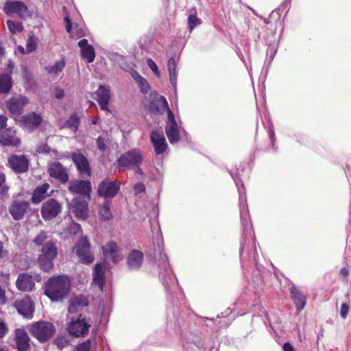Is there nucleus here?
<instances>
[{"instance_id":"obj_21","label":"nucleus","mask_w":351,"mask_h":351,"mask_svg":"<svg viewBox=\"0 0 351 351\" xmlns=\"http://www.w3.org/2000/svg\"><path fill=\"white\" fill-rule=\"evenodd\" d=\"M148 110L155 114H162L165 111L171 110L169 108L168 102L165 97L159 96L158 98L151 101L148 106Z\"/></svg>"},{"instance_id":"obj_16","label":"nucleus","mask_w":351,"mask_h":351,"mask_svg":"<svg viewBox=\"0 0 351 351\" xmlns=\"http://www.w3.org/2000/svg\"><path fill=\"white\" fill-rule=\"evenodd\" d=\"M14 307L18 313L26 319H32L34 311L33 302L29 296L27 295L21 300L14 302Z\"/></svg>"},{"instance_id":"obj_34","label":"nucleus","mask_w":351,"mask_h":351,"mask_svg":"<svg viewBox=\"0 0 351 351\" xmlns=\"http://www.w3.org/2000/svg\"><path fill=\"white\" fill-rule=\"evenodd\" d=\"M291 294L297 310L302 311L306 303V297L295 287H293L291 289Z\"/></svg>"},{"instance_id":"obj_55","label":"nucleus","mask_w":351,"mask_h":351,"mask_svg":"<svg viewBox=\"0 0 351 351\" xmlns=\"http://www.w3.org/2000/svg\"><path fill=\"white\" fill-rule=\"evenodd\" d=\"M64 21L66 23V30L68 33H71V28H72V23L71 21L69 19V16H64Z\"/></svg>"},{"instance_id":"obj_51","label":"nucleus","mask_w":351,"mask_h":351,"mask_svg":"<svg viewBox=\"0 0 351 351\" xmlns=\"http://www.w3.org/2000/svg\"><path fill=\"white\" fill-rule=\"evenodd\" d=\"M69 232L73 234H77L82 232V228L78 223H73L70 226Z\"/></svg>"},{"instance_id":"obj_13","label":"nucleus","mask_w":351,"mask_h":351,"mask_svg":"<svg viewBox=\"0 0 351 351\" xmlns=\"http://www.w3.org/2000/svg\"><path fill=\"white\" fill-rule=\"evenodd\" d=\"M3 10L8 14H16L21 18H25L31 15L28 8L19 1L6 2Z\"/></svg>"},{"instance_id":"obj_20","label":"nucleus","mask_w":351,"mask_h":351,"mask_svg":"<svg viewBox=\"0 0 351 351\" xmlns=\"http://www.w3.org/2000/svg\"><path fill=\"white\" fill-rule=\"evenodd\" d=\"M102 251L104 256L111 260L114 263H117L123 258L117 243L114 241H110L103 245Z\"/></svg>"},{"instance_id":"obj_58","label":"nucleus","mask_w":351,"mask_h":351,"mask_svg":"<svg viewBox=\"0 0 351 351\" xmlns=\"http://www.w3.org/2000/svg\"><path fill=\"white\" fill-rule=\"evenodd\" d=\"M269 135L271 139V142L272 145H274V141H275V134H274V130L273 128V126H270L269 128Z\"/></svg>"},{"instance_id":"obj_56","label":"nucleus","mask_w":351,"mask_h":351,"mask_svg":"<svg viewBox=\"0 0 351 351\" xmlns=\"http://www.w3.org/2000/svg\"><path fill=\"white\" fill-rule=\"evenodd\" d=\"M64 95V90L61 89L60 88H55V97L56 98L60 99H62Z\"/></svg>"},{"instance_id":"obj_1","label":"nucleus","mask_w":351,"mask_h":351,"mask_svg":"<svg viewBox=\"0 0 351 351\" xmlns=\"http://www.w3.org/2000/svg\"><path fill=\"white\" fill-rule=\"evenodd\" d=\"M34 241L38 245H43L42 254L38 257L40 268L45 271L50 270L53 266V260L57 255L55 243L44 232L38 234Z\"/></svg>"},{"instance_id":"obj_53","label":"nucleus","mask_w":351,"mask_h":351,"mask_svg":"<svg viewBox=\"0 0 351 351\" xmlns=\"http://www.w3.org/2000/svg\"><path fill=\"white\" fill-rule=\"evenodd\" d=\"M134 191L136 194L141 193L145 191V187L143 183L138 182L134 186Z\"/></svg>"},{"instance_id":"obj_11","label":"nucleus","mask_w":351,"mask_h":351,"mask_svg":"<svg viewBox=\"0 0 351 351\" xmlns=\"http://www.w3.org/2000/svg\"><path fill=\"white\" fill-rule=\"evenodd\" d=\"M62 210V205L54 199H49L43 203L41 215L45 220H51L57 217Z\"/></svg>"},{"instance_id":"obj_43","label":"nucleus","mask_w":351,"mask_h":351,"mask_svg":"<svg viewBox=\"0 0 351 351\" xmlns=\"http://www.w3.org/2000/svg\"><path fill=\"white\" fill-rule=\"evenodd\" d=\"M7 25L12 34H15L16 32H20L23 30V26L21 23H15L12 21H8Z\"/></svg>"},{"instance_id":"obj_19","label":"nucleus","mask_w":351,"mask_h":351,"mask_svg":"<svg viewBox=\"0 0 351 351\" xmlns=\"http://www.w3.org/2000/svg\"><path fill=\"white\" fill-rule=\"evenodd\" d=\"M48 172L51 177L59 180L62 183H66L69 180L66 169L59 162L49 164Z\"/></svg>"},{"instance_id":"obj_24","label":"nucleus","mask_w":351,"mask_h":351,"mask_svg":"<svg viewBox=\"0 0 351 351\" xmlns=\"http://www.w3.org/2000/svg\"><path fill=\"white\" fill-rule=\"evenodd\" d=\"M15 341L18 351H27L30 348V338L23 329L18 328L15 331Z\"/></svg>"},{"instance_id":"obj_31","label":"nucleus","mask_w":351,"mask_h":351,"mask_svg":"<svg viewBox=\"0 0 351 351\" xmlns=\"http://www.w3.org/2000/svg\"><path fill=\"white\" fill-rule=\"evenodd\" d=\"M73 212L77 219L85 220L88 217V204L84 200L75 199Z\"/></svg>"},{"instance_id":"obj_2","label":"nucleus","mask_w":351,"mask_h":351,"mask_svg":"<svg viewBox=\"0 0 351 351\" xmlns=\"http://www.w3.org/2000/svg\"><path fill=\"white\" fill-rule=\"evenodd\" d=\"M71 282L66 275L53 276L45 283V294L53 302L61 301L70 291Z\"/></svg>"},{"instance_id":"obj_57","label":"nucleus","mask_w":351,"mask_h":351,"mask_svg":"<svg viewBox=\"0 0 351 351\" xmlns=\"http://www.w3.org/2000/svg\"><path fill=\"white\" fill-rule=\"evenodd\" d=\"M7 332V328L5 326V324L0 322V339L2 338Z\"/></svg>"},{"instance_id":"obj_38","label":"nucleus","mask_w":351,"mask_h":351,"mask_svg":"<svg viewBox=\"0 0 351 351\" xmlns=\"http://www.w3.org/2000/svg\"><path fill=\"white\" fill-rule=\"evenodd\" d=\"M202 23V21L196 16V10L193 8L190 10V14L188 16V24L190 32L197 25Z\"/></svg>"},{"instance_id":"obj_10","label":"nucleus","mask_w":351,"mask_h":351,"mask_svg":"<svg viewBox=\"0 0 351 351\" xmlns=\"http://www.w3.org/2000/svg\"><path fill=\"white\" fill-rule=\"evenodd\" d=\"M70 158L77 167V169L82 177L90 176V165L86 157L80 151L73 152L71 154Z\"/></svg>"},{"instance_id":"obj_3","label":"nucleus","mask_w":351,"mask_h":351,"mask_svg":"<svg viewBox=\"0 0 351 351\" xmlns=\"http://www.w3.org/2000/svg\"><path fill=\"white\" fill-rule=\"evenodd\" d=\"M236 186H237L238 192L239 194V208H240V217L241 222L243 226V235L244 237V242L241 245L240 254L241 256L244 252L245 247V242L247 237H251L252 224L249 217L248 208L247 205V199L245 196V189L243 185V182L239 178H234L232 176Z\"/></svg>"},{"instance_id":"obj_64","label":"nucleus","mask_w":351,"mask_h":351,"mask_svg":"<svg viewBox=\"0 0 351 351\" xmlns=\"http://www.w3.org/2000/svg\"><path fill=\"white\" fill-rule=\"evenodd\" d=\"M8 69L10 70V74L12 73V70L14 69V62L11 60L9 61L8 64Z\"/></svg>"},{"instance_id":"obj_15","label":"nucleus","mask_w":351,"mask_h":351,"mask_svg":"<svg viewBox=\"0 0 351 351\" xmlns=\"http://www.w3.org/2000/svg\"><path fill=\"white\" fill-rule=\"evenodd\" d=\"M168 120L165 126V133L171 144L178 143L180 139L178 125L171 110H169Z\"/></svg>"},{"instance_id":"obj_33","label":"nucleus","mask_w":351,"mask_h":351,"mask_svg":"<svg viewBox=\"0 0 351 351\" xmlns=\"http://www.w3.org/2000/svg\"><path fill=\"white\" fill-rule=\"evenodd\" d=\"M49 188L48 183H45L41 186H37L32 194V202L34 204H38L41 202L46 197L47 192Z\"/></svg>"},{"instance_id":"obj_41","label":"nucleus","mask_w":351,"mask_h":351,"mask_svg":"<svg viewBox=\"0 0 351 351\" xmlns=\"http://www.w3.org/2000/svg\"><path fill=\"white\" fill-rule=\"evenodd\" d=\"M80 123V119L76 114H73L70 116L66 122V125L73 132H76Z\"/></svg>"},{"instance_id":"obj_14","label":"nucleus","mask_w":351,"mask_h":351,"mask_svg":"<svg viewBox=\"0 0 351 351\" xmlns=\"http://www.w3.org/2000/svg\"><path fill=\"white\" fill-rule=\"evenodd\" d=\"M163 244L158 245V251L160 258L158 260V265L160 267L159 277L162 281V283L165 288L167 289L169 287V282L165 279V276L167 274L169 278H171V271L169 269V264L168 258L166 254L163 252Z\"/></svg>"},{"instance_id":"obj_42","label":"nucleus","mask_w":351,"mask_h":351,"mask_svg":"<svg viewBox=\"0 0 351 351\" xmlns=\"http://www.w3.org/2000/svg\"><path fill=\"white\" fill-rule=\"evenodd\" d=\"M9 186L5 184V176L0 172V197L8 195Z\"/></svg>"},{"instance_id":"obj_27","label":"nucleus","mask_w":351,"mask_h":351,"mask_svg":"<svg viewBox=\"0 0 351 351\" xmlns=\"http://www.w3.org/2000/svg\"><path fill=\"white\" fill-rule=\"evenodd\" d=\"M97 101L103 110H108V103L110 98V88L105 86H99L95 92Z\"/></svg>"},{"instance_id":"obj_5","label":"nucleus","mask_w":351,"mask_h":351,"mask_svg":"<svg viewBox=\"0 0 351 351\" xmlns=\"http://www.w3.org/2000/svg\"><path fill=\"white\" fill-rule=\"evenodd\" d=\"M90 327V324L88 323L86 318L80 315L77 318L71 319L67 330L69 333L75 337H81L87 335Z\"/></svg>"},{"instance_id":"obj_9","label":"nucleus","mask_w":351,"mask_h":351,"mask_svg":"<svg viewBox=\"0 0 351 351\" xmlns=\"http://www.w3.org/2000/svg\"><path fill=\"white\" fill-rule=\"evenodd\" d=\"M119 183L112 181L109 178H106L99 183L97 193L99 196L108 199V198L114 197L119 192Z\"/></svg>"},{"instance_id":"obj_40","label":"nucleus","mask_w":351,"mask_h":351,"mask_svg":"<svg viewBox=\"0 0 351 351\" xmlns=\"http://www.w3.org/2000/svg\"><path fill=\"white\" fill-rule=\"evenodd\" d=\"M133 77L138 83L141 92L144 94L147 93L149 90V85L147 81L138 73H134Z\"/></svg>"},{"instance_id":"obj_12","label":"nucleus","mask_w":351,"mask_h":351,"mask_svg":"<svg viewBox=\"0 0 351 351\" xmlns=\"http://www.w3.org/2000/svg\"><path fill=\"white\" fill-rule=\"evenodd\" d=\"M150 141L156 154L160 155L165 153L168 147L164 133L162 130H154L150 134Z\"/></svg>"},{"instance_id":"obj_45","label":"nucleus","mask_w":351,"mask_h":351,"mask_svg":"<svg viewBox=\"0 0 351 351\" xmlns=\"http://www.w3.org/2000/svg\"><path fill=\"white\" fill-rule=\"evenodd\" d=\"M91 348V342L90 340L77 345L73 351H90Z\"/></svg>"},{"instance_id":"obj_39","label":"nucleus","mask_w":351,"mask_h":351,"mask_svg":"<svg viewBox=\"0 0 351 351\" xmlns=\"http://www.w3.org/2000/svg\"><path fill=\"white\" fill-rule=\"evenodd\" d=\"M65 66V61L64 59L56 61L53 65L47 66L45 70L49 74H57L62 71Z\"/></svg>"},{"instance_id":"obj_22","label":"nucleus","mask_w":351,"mask_h":351,"mask_svg":"<svg viewBox=\"0 0 351 351\" xmlns=\"http://www.w3.org/2000/svg\"><path fill=\"white\" fill-rule=\"evenodd\" d=\"M69 190L75 194L83 195L89 197L91 191V184L88 180L71 182Z\"/></svg>"},{"instance_id":"obj_54","label":"nucleus","mask_w":351,"mask_h":351,"mask_svg":"<svg viewBox=\"0 0 351 351\" xmlns=\"http://www.w3.org/2000/svg\"><path fill=\"white\" fill-rule=\"evenodd\" d=\"M54 343L59 349H62L66 343V341L62 338H56Z\"/></svg>"},{"instance_id":"obj_32","label":"nucleus","mask_w":351,"mask_h":351,"mask_svg":"<svg viewBox=\"0 0 351 351\" xmlns=\"http://www.w3.org/2000/svg\"><path fill=\"white\" fill-rule=\"evenodd\" d=\"M0 143L4 146H17L19 140L14 131L8 130L0 134Z\"/></svg>"},{"instance_id":"obj_50","label":"nucleus","mask_w":351,"mask_h":351,"mask_svg":"<svg viewBox=\"0 0 351 351\" xmlns=\"http://www.w3.org/2000/svg\"><path fill=\"white\" fill-rule=\"evenodd\" d=\"M348 311H349V306L346 303H343L341 306V310H340L341 317L342 318L345 319L348 315Z\"/></svg>"},{"instance_id":"obj_23","label":"nucleus","mask_w":351,"mask_h":351,"mask_svg":"<svg viewBox=\"0 0 351 351\" xmlns=\"http://www.w3.org/2000/svg\"><path fill=\"white\" fill-rule=\"evenodd\" d=\"M28 102L25 97L19 95L13 97L6 102V106L10 113L13 114H19L22 112L23 108Z\"/></svg>"},{"instance_id":"obj_44","label":"nucleus","mask_w":351,"mask_h":351,"mask_svg":"<svg viewBox=\"0 0 351 351\" xmlns=\"http://www.w3.org/2000/svg\"><path fill=\"white\" fill-rule=\"evenodd\" d=\"M37 46V43L35 38L33 36L29 37L27 45H26V51L27 53L33 52L36 50Z\"/></svg>"},{"instance_id":"obj_8","label":"nucleus","mask_w":351,"mask_h":351,"mask_svg":"<svg viewBox=\"0 0 351 351\" xmlns=\"http://www.w3.org/2000/svg\"><path fill=\"white\" fill-rule=\"evenodd\" d=\"M75 253L81 262L90 263L94 260V256L90 252V245L87 237H82L74 247Z\"/></svg>"},{"instance_id":"obj_49","label":"nucleus","mask_w":351,"mask_h":351,"mask_svg":"<svg viewBox=\"0 0 351 351\" xmlns=\"http://www.w3.org/2000/svg\"><path fill=\"white\" fill-rule=\"evenodd\" d=\"M97 148L99 149V151H101L102 152L106 151V143H105V139L103 137L99 136L97 138Z\"/></svg>"},{"instance_id":"obj_62","label":"nucleus","mask_w":351,"mask_h":351,"mask_svg":"<svg viewBox=\"0 0 351 351\" xmlns=\"http://www.w3.org/2000/svg\"><path fill=\"white\" fill-rule=\"evenodd\" d=\"M340 274L344 278H347L349 275V271L347 268L343 267L340 270Z\"/></svg>"},{"instance_id":"obj_61","label":"nucleus","mask_w":351,"mask_h":351,"mask_svg":"<svg viewBox=\"0 0 351 351\" xmlns=\"http://www.w3.org/2000/svg\"><path fill=\"white\" fill-rule=\"evenodd\" d=\"M7 255V252L3 250V243L0 241V258L5 257Z\"/></svg>"},{"instance_id":"obj_7","label":"nucleus","mask_w":351,"mask_h":351,"mask_svg":"<svg viewBox=\"0 0 351 351\" xmlns=\"http://www.w3.org/2000/svg\"><path fill=\"white\" fill-rule=\"evenodd\" d=\"M35 280H40V275L21 273L16 280V287L21 291L30 292L35 289Z\"/></svg>"},{"instance_id":"obj_36","label":"nucleus","mask_w":351,"mask_h":351,"mask_svg":"<svg viewBox=\"0 0 351 351\" xmlns=\"http://www.w3.org/2000/svg\"><path fill=\"white\" fill-rule=\"evenodd\" d=\"M12 86V80L10 73L0 75V93H8Z\"/></svg>"},{"instance_id":"obj_59","label":"nucleus","mask_w":351,"mask_h":351,"mask_svg":"<svg viewBox=\"0 0 351 351\" xmlns=\"http://www.w3.org/2000/svg\"><path fill=\"white\" fill-rule=\"evenodd\" d=\"M282 349L283 351H295L293 346L289 342H287L283 345Z\"/></svg>"},{"instance_id":"obj_35","label":"nucleus","mask_w":351,"mask_h":351,"mask_svg":"<svg viewBox=\"0 0 351 351\" xmlns=\"http://www.w3.org/2000/svg\"><path fill=\"white\" fill-rule=\"evenodd\" d=\"M111 200L105 199L99 209V217L102 221H109L112 218L111 213Z\"/></svg>"},{"instance_id":"obj_26","label":"nucleus","mask_w":351,"mask_h":351,"mask_svg":"<svg viewBox=\"0 0 351 351\" xmlns=\"http://www.w3.org/2000/svg\"><path fill=\"white\" fill-rule=\"evenodd\" d=\"M144 258L143 253L137 250H132L127 258V265L130 269L137 270L138 269L143 263Z\"/></svg>"},{"instance_id":"obj_63","label":"nucleus","mask_w":351,"mask_h":351,"mask_svg":"<svg viewBox=\"0 0 351 351\" xmlns=\"http://www.w3.org/2000/svg\"><path fill=\"white\" fill-rule=\"evenodd\" d=\"M275 14H276L278 15V18H279V14H278V12L275 13V11H273V12L271 13V14H270V16H269V18H265V19H264V22H265V23H267V24H269V23L271 22V21H270V18H271V17H272Z\"/></svg>"},{"instance_id":"obj_6","label":"nucleus","mask_w":351,"mask_h":351,"mask_svg":"<svg viewBox=\"0 0 351 351\" xmlns=\"http://www.w3.org/2000/svg\"><path fill=\"white\" fill-rule=\"evenodd\" d=\"M143 161V156L140 149H133L122 154L117 160L119 167L130 168L139 166Z\"/></svg>"},{"instance_id":"obj_29","label":"nucleus","mask_w":351,"mask_h":351,"mask_svg":"<svg viewBox=\"0 0 351 351\" xmlns=\"http://www.w3.org/2000/svg\"><path fill=\"white\" fill-rule=\"evenodd\" d=\"M78 46L81 49V55L83 58L86 59L88 63L94 61L95 53L93 47L88 43L85 38L78 42Z\"/></svg>"},{"instance_id":"obj_52","label":"nucleus","mask_w":351,"mask_h":351,"mask_svg":"<svg viewBox=\"0 0 351 351\" xmlns=\"http://www.w3.org/2000/svg\"><path fill=\"white\" fill-rule=\"evenodd\" d=\"M252 252H250V254L252 255L254 261L255 262H256L257 256H258V251H257V247H256V244L254 239H253V241H252Z\"/></svg>"},{"instance_id":"obj_28","label":"nucleus","mask_w":351,"mask_h":351,"mask_svg":"<svg viewBox=\"0 0 351 351\" xmlns=\"http://www.w3.org/2000/svg\"><path fill=\"white\" fill-rule=\"evenodd\" d=\"M105 269H106V264L105 263H97L94 268V271L93 274V283L97 285L100 290H103L105 282H104V276H105Z\"/></svg>"},{"instance_id":"obj_37","label":"nucleus","mask_w":351,"mask_h":351,"mask_svg":"<svg viewBox=\"0 0 351 351\" xmlns=\"http://www.w3.org/2000/svg\"><path fill=\"white\" fill-rule=\"evenodd\" d=\"M167 67L169 73L170 82L171 85L173 86L174 89L176 90L177 83V72L176 63L173 58H171L169 59Z\"/></svg>"},{"instance_id":"obj_30","label":"nucleus","mask_w":351,"mask_h":351,"mask_svg":"<svg viewBox=\"0 0 351 351\" xmlns=\"http://www.w3.org/2000/svg\"><path fill=\"white\" fill-rule=\"evenodd\" d=\"M22 123L29 130H33L38 127L42 122V118L35 112H32L22 117Z\"/></svg>"},{"instance_id":"obj_48","label":"nucleus","mask_w":351,"mask_h":351,"mask_svg":"<svg viewBox=\"0 0 351 351\" xmlns=\"http://www.w3.org/2000/svg\"><path fill=\"white\" fill-rule=\"evenodd\" d=\"M49 151L50 148L45 143L39 144L36 148V152L38 154H47Z\"/></svg>"},{"instance_id":"obj_60","label":"nucleus","mask_w":351,"mask_h":351,"mask_svg":"<svg viewBox=\"0 0 351 351\" xmlns=\"http://www.w3.org/2000/svg\"><path fill=\"white\" fill-rule=\"evenodd\" d=\"M7 120L8 119L6 117L0 115V130L5 126Z\"/></svg>"},{"instance_id":"obj_47","label":"nucleus","mask_w":351,"mask_h":351,"mask_svg":"<svg viewBox=\"0 0 351 351\" xmlns=\"http://www.w3.org/2000/svg\"><path fill=\"white\" fill-rule=\"evenodd\" d=\"M147 64L149 68L152 71V72L156 76H160V71L158 69L157 64L155 63V62L152 59H151V58L147 59Z\"/></svg>"},{"instance_id":"obj_4","label":"nucleus","mask_w":351,"mask_h":351,"mask_svg":"<svg viewBox=\"0 0 351 351\" xmlns=\"http://www.w3.org/2000/svg\"><path fill=\"white\" fill-rule=\"evenodd\" d=\"M29 332L35 338L44 343L51 338L56 328L51 322L40 321L32 324Z\"/></svg>"},{"instance_id":"obj_25","label":"nucleus","mask_w":351,"mask_h":351,"mask_svg":"<svg viewBox=\"0 0 351 351\" xmlns=\"http://www.w3.org/2000/svg\"><path fill=\"white\" fill-rule=\"evenodd\" d=\"M88 304V301L85 296L82 295L73 296L69 300L68 312L70 314L78 313L87 306Z\"/></svg>"},{"instance_id":"obj_18","label":"nucleus","mask_w":351,"mask_h":351,"mask_svg":"<svg viewBox=\"0 0 351 351\" xmlns=\"http://www.w3.org/2000/svg\"><path fill=\"white\" fill-rule=\"evenodd\" d=\"M8 163L11 169L16 173H25L29 168V160L24 155L13 154L10 156Z\"/></svg>"},{"instance_id":"obj_17","label":"nucleus","mask_w":351,"mask_h":351,"mask_svg":"<svg viewBox=\"0 0 351 351\" xmlns=\"http://www.w3.org/2000/svg\"><path fill=\"white\" fill-rule=\"evenodd\" d=\"M29 204L25 200L14 199L9 206L8 210L14 220H21L23 218Z\"/></svg>"},{"instance_id":"obj_46","label":"nucleus","mask_w":351,"mask_h":351,"mask_svg":"<svg viewBox=\"0 0 351 351\" xmlns=\"http://www.w3.org/2000/svg\"><path fill=\"white\" fill-rule=\"evenodd\" d=\"M185 351H202L201 347L196 343L187 342L184 346Z\"/></svg>"}]
</instances>
